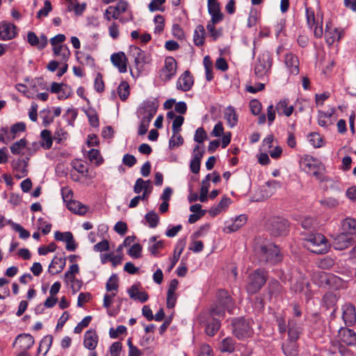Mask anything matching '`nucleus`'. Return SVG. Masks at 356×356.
Returning a JSON list of instances; mask_svg holds the SVG:
<instances>
[{"instance_id": "obj_1", "label": "nucleus", "mask_w": 356, "mask_h": 356, "mask_svg": "<svg viewBox=\"0 0 356 356\" xmlns=\"http://www.w3.org/2000/svg\"><path fill=\"white\" fill-rule=\"evenodd\" d=\"M254 252L260 264L275 265L282 260V254L277 245L273 243L255 246Z\"/></svg>"}, {"instance_id": "obj_2", "label": "nucleus", "mask_w": 356, "mask_h": 356, "mask_svg": "<svg viewBox=\"0 0 356 356\" xmlns=\"http://www.w3.org/2000/svg\"><path fill=\"white\" fill-rule=\"evenodd\" d=\"M268 272L261 268H257L249 274L247 279L246 290L250 294L257 293L266 284Z\"/></svg>"}, {"instance_id": "obj_3", "label": "nucleus", "mask_w": 356, "mask_h": 356, "mask_svg": "<svg viewBox=\"0 0 356 356\" xmlns=\"http://www.w3.org/2000/svg\"><path fill=\"white\" fill-rule=\"evenodd\" d=\"M218 305L211 309L212 316H222L224 311L227 310L229 313L234 309V302L231 296L225 290H218L217 293Z\"/></svg>"}, {"instance_id": "obj_4", "label": "nucleus", "mask_w": 356, "mask_h": 356, "mask_svg": "<svg viewBox=\"0 0 356 356\" xmlns=\"http://www.w3.org/2000/svg\"><path fill=\"white\" fill-rule=\"evenodd\" d=\"M305 246L315 254H322L327 252V239L319 233L309 234L305 241Z\"/></svg>"}, {"instance_id": "obj_5", "label": "nucleus", "mask_w": 356, "mask_h": 356, "mask_svg": "<svg viewBox=\"0 0 356 356\" xmlns=\"http://www.w3.org/2000/svg\"><path fill=\"white\" fill-rule=\"evenodd\" d=\"M288 227V221L282 217H273L267 223V230L274 237L286 235Z\"/></svg>"}, {"instance_id": "obj_6", "label": "nucleus", "mask_w": 356, "mask_h": 356, "mask_svg": "<svg viewBox=\"0 0 356 356\" xmlns=\"http://www.w3.org/2000/svg\"><path fill=\"white\" fill-rule=\"evenodd\" d=\"M232 332L238 339L250 337L252 330L244 318H235L232 321Z\"/></svg>"}, {"instance_id": "obj_7", "label": "nucleus", "mask_w": 356, "mask_h": 356, "mask_svg": "<svg viewBox=\"0 0 356 356\" xmlns=\"http://www.w3.org/2000/svg\"><path fill=\"white\" fill-rule=\"evenodd\" d=\"M273 64V58L268 51L264 52L257 58L255 66L254 74L258 78H262L270 70Z\"/></svg>"}, {"instance_id": "obj_8", "label": "nucleus", "mask_w": 356, "mask_h": 356, "mask_svg": "<svg viewBox=\"0 0 356 356\" xmlns=\"http://www.w3.org/2000/svg\"><path fill=\"white\" fill-rule=\"evenodd\" d=\"M130 54L134 58L135 66L138 71L150 61L149 56L137 46L130 47Z\"/></svg>"}, {"instance_id": "obj_9", "label": "nucleus", "mask_w": 356, "mask_h": 356, "mask_svg": "<svg viewBox=\"0 0 356 356\" xmlns=\"http://www.w3.org/2000/svg\"><path fill=\"white\" fill-rule=\"evenodd\" d=\"M355 238L346 232L336 235L332 240V245L334 249L343 250L350 246L355 242Z\"/></svg>"}, {"instance_id": "obj_10", "label": "nucleus", "mask_w": 356, "mask_h": 356, "mask_svg": "<svg viewBox=\"0 0 356 356\" xmlns=\"http://www.w3.org/2000/svg\"><path fill=\"white\" fill-rule=\"evenodd\" d=\"M128 3L125 1L120 0L115 6H110L105 10L104 18L111 21V18L118 19L120 14L124 13L127 9Z\"/></svg>"}, {"instance_id": "obj_11", "label": "nucleus", "mask_w": 356, "mask_h": 356, "mask_svg": "<svg viewBox=\"0 0 356 356\" xmlns=\"http://www.w3.org/2000/svg\"><path fill=\"white\" fill-rule=\"evenodd\" d=\"M319 281L321 284H325L334 289H339L343 286L344 280L332 274L321 273Z\"/></svg>"}, {"instance_id": "obj_12", "label": "nucleus", "mask_w": 356, "mask_h": 356, "mask_svg": "<svg viewBox=\"0 0 356 356\" xmlns=\"http://www.w3.org/2000/svg\"><path fill=\"white\" fill-rule=\"evenodd\" d=\"M17 33V26L14 24L7 22L0 23V40H11L15 38Z\"/></svg>"}, {"instance_id": "obj_13", "label": "nucleus", "mask_w": 356, "mask_h": 356, "mask_svg": "<svg viewBox=\"0 0 356 356\" xmlns=\"http://www.w3.org/2000/svg\"><path fill=\"white\" fill-rule=\"evenodd\" d=\"M194 83L193 77L188 70L185 71L177 81V88L184 92L188 91Z\"/></svg>"}, {"instance_id": "obj_14", "label": "nucleus", "mask_w": 356, "mask_h": 356, "mask_svg": "<svg viewBox=\"0 0 356 356\" xmlns=\"http://www.w3.org/2000/svg\"><path fill=\"white\" fill-rule=\"evenodd\" d=\"M342 318L348 326L353 325L356 322L355 307L353 304H346L343 306Z\"/></svg>"}, {"instance_id": "obj_15", "label": "nucleus", "mask_w": 356, "mask_h": 356, "mask_svg": "<svg viewBox=\"0 0 356 356\" xmlns=\"http://www.w3.org/2000/svg\"><path fill=\"white\" fill-rule=\"evenodd\" d=\"M158 104L154 101H147L144 106L140 108V112L144 114V118L149 122H151L157 112Z\"/></svg>"}, {"instance_id": "obj_16", "label": "nucleus", "mask_w": 356, "mask_h": 356, "mask_svg": "<svg viewBox=\"0 0 356 356\" xmlns=\"http://www.w3.org/2000/svg\"><path fill=\"white\" fill-rule=\"evenodd\" d=\"M208 13L211 19L216 20H223L224 15L220 10V3L217 0H207Z\"/></svg>"}, {"instance_id": "obj_17", "label": "nucleus", "mask_w": 356, "mask_h": 356, "mask_svg": "<svg viewBox=\"0 0 356 356\" xmlns=\"http://www.w3.org/2000/svg\"><path fill=\"white\" fill-rule=\"evenodd\" d=\"M111 60L113 65L118 67L120 73H124L127 70L126 57L123 52L120 51L111 55Z\"/></svg>"}, {"instance_id": "obj_18", "label": "nucleus", "mask_w": 356, "mask_h": 356, "mask_svg": "<svg viewBox=\"0 0 356 356\" xmlns=\"http://www.w3.org/2000/svg\"><path fill=\"white\" fill-rule=\"evenodd\" d=\"M341 340L348 346H356V332L350 328H342L339 332Z\"/></svg>"}, {"instance_id": "obj_19", "label": "nucleus", "mask_w": 356, "mask_h": 356, "mask_svg": "<svg viewBox=\"0 0 356 356\" xmlns=\"http://www.w3.org/2000/svg\"><path fill=\"white\" fill-rule=\"evenodd\" d=\"M98 343V335L95 330H89L84 334L83 346L88 350H93Z\"/></svg>"}, {"instance_id": "obj_20", "label": "nucleus", "mask_w": 356, "mask_h": 356, "mask_svg": "<svg viewBox=\"0 0 356 356\" xmlns=\"http://www.w3.org/2000/svg\"><path fill=\"white\" fill-rule=\"evenodd\" d=\"M16 343L19 344L21 350H27L33 346L34 339L29 334H20L16 337L14 344Z\"/></svg>"}, {"instance_id": "obj_21", "label": "nucleus", "mask_w": 356, "mask_h": 356, "mask_svg": "<svg viewBox=\"0 0 356 356\" xmlns=\"http://www.w3.org/2000/svg\"><path fill=\"white\" fill-rule=\"evenodd\" d=\"M302 165H304V170L310 173L316 168H323V164L318 159H314L313 156H307L302 161Z\"/></svg>"}, {"instance_id": "obj_22", "label": "nucleus", "mask_w": 356, "mask_h": 356, "mask_svg": "<svg viewBox=\"0 0 356 356\" xmlns=\"http://www.w3.org/2000/svg\"><path fill=\"white\" fill-rule=\"evenodd\" d=\"M65 258L54 257L49 266V272L52 275L60 273L65 268Z\"/></svg>"}, {"instance_id": "obj_23", "label": "nucleus", "mask_w": 356, "mask_h": 356, "mask_svg": "<svg viewBox=\"0 0 356 356\" xmlns=\"http://www.w3.org/2000/svg\"><path fill=\"white\" fill-rule=\"evenodd\" d=\"M342 232L356 238V220L352 218H346L341 222Z\"/></svg>"}, {"instance_id": "obj_24", "label": "nucleus", "mask_w": 356, "mask_h": 356, "mask_svg": "<svg viewBox=\"0 0 356 356\" xmlns=\"http://www.w3.org/2000/svg\"><path fill=\"white\" fill-rule=\"evenodd\" d=\"M285 65L290 72L293 74H298L299 72V60L296 56L293 54H287L285 57Z\"/></svg>"}, {"instance_id": "obj_25", "label": "nucleus", "mask_w": 356, "mask_h": 356, "mask_svg": "<svg viewBox=\"0 0 356 356\" xmlns=\"http://www.w3.org/2000/svg\"><path fill=\"white\" fill-rule=\"evenodd\" d=\"M67 209L76 214L85 215L88 211V207L76 200H70L67 203Z\"/></svg>"}, {"instance_id": "obj_26", "label": "nucleus", "mask_w": 356, "mask_h": 356, "mask_svg": "<svg viewBox=\"0 0 356 356\" xmlns=\"http://www.w3.org/2000/svg\"><path fill=\"white\" fill-rule=\"evenodd\" d=\"M302 332V327L293 321H289L288 324L289 341H296Z\"/></svg>"}, {"instance_id": "obj_27", "label": "nucleus", "mask_w": 356, "mask_h": 356, "mask_svg": "<svg viewBox=\"0 0 356 356\" xmlns=\"http://www.w3.org/2000/svg\"><path fill=\"white\" fill-rule=\"evenodd\" d=\"M128 293L131 299L138 300L140 302H145L149 298L147 293L145 291H139L138 287L136 285L131 286L128 290Z\"/></svg>"}, {"instance_id": "obj_28", "label": "nucleus", "mask_w": 356, "mask_h": 356, "mask_svg": "<svg viewBox=\"0 0 356 356\" xmlns=\"http://www.w3.org/2000/svg\"><path fill=\"white\" fill-rule=\"evenodd\" d=\"M164 70L168 72L166 79L170 80L176 73L177 62L173 57L168 56L165 59Z\"/></svg>"}, {"instance_id": "obj_29", "label": "nucleus", "mask_w": 356, "mask_h": 356, "mask_svg": "<svg viewBox=\"0 0 356 356\" xmlns=\"http://www.w3.org/2000/svg\"><path fill=\"white\" fill-rule=\"evenodd\" d=\"M221 21L222 20H216L213 22V19H211L207 25V29L208 31L209 35L212 38L213 41H216L218 38L222 35V29H216L215 27V25Z\"/></svg>"}, {"instance_id": "obj_30", "label": "nucleus", "mask_w": 356, "mask_h": 356, "mask_svg": "<svg viewBox=\"0 0 356 356\" xmlns=\"http://www.w3.org/2000/svg\"><path fill=\"white\" fill-rule=\"evenodd\" d=\"M338 298L339 297L337 293L327 292L323 298V305L327 309H333V312H334Z\"/></svg>"}, {"instance_id": "obj_31", "label": "nucleus", "mask_w": 356, "mask_h": 356, "mask_svg": "<svg viewBox=\"0 0 356 356\" xmlns=\"http://www.w3.org/2000/svg\"><path fill=\"white\" fill-rule=\"evenodd\" d=\"M248 217L245 214L237 216L232 223L225 227L227 232L231 233L237 231L247 222Z\"/></svg>"}, {"instance_id": "obj_32", "label": "nucleus", "mask_w": 356, "mask_h": 356, "mask_svg": "<svg viewBox=\"0 0 356 356\" xmlns=\"http://www.w3.org/2000/svg\"><path fill=\"white\" fill-rule=\"evenodd\" d=\"M206 37V32L204 27L199 24L196 26L194 35H193V42L195 45L201 47L204 44V40Z\"/></svg>"}, {"instance_id": "obj_33", "label": "nucleus", "mask_w": 356, "mask_h": 356, "mask_svg": "<svg viewBox=\"0 0 356 356\" xmlns=\"http://www.w3.org/2000/svg\"><path fill=\"white\" fill-rule=\"evenodd\" d=\"M282 350L286 356H298V346L296 341H289L282 345Z\"/></svg>"}, {"instance_id": "obj_34", "label": "nucleus", "mask_w": 356, "mask_h": 356, "mask_svg": "<svg viewBox=\"0 0 356 356\" xmlns=\"http://www.w3.org/2000/svg\"><path fill=\"white\" fill-rule=\"evenodd\" d=\"M225 118L230 127H234L238 122V116L234 107L229 106L225 111Z\"/></svg>"}, {"instance_id": "obj_35", "label": "nucleus", "mask_w": 356, "mask_h": 356, "mask_svg": "<svg viewBox=\"0 0 356 356\" xmlns=\"http://www.w3.org/2000/svg\"><path fill=\"white\" fill-rule=\"evenodd\" d=\"M275 109L279 115H285L289 117L293 111V106H288L286 100H281L277 104Z\"/></svg>"}, {"instance_id": "obj_36", "label": "nucleus", "mask_w": 356, "mask_h": 356, "mask_svg": "<svg viewBox=\"0 0 356 356\" xmlns=\"http://www.w3.org/2000/svg\"><path fill=\"white\" fill-rule=\"evenodd\" d=\"M205 333L210 337H213L220 327V321L213 318L209 322L205 324Z\"/></svg>"}, {"instance_id": "obj_37", "label": "nucleus", "mask_w": 356, "mask_h": 356, "mask_svg": "<svg viewBox=\"0 0 356 356\" xmlns=\"http://www.w3.org/2000/svg\"><path fill=\"white\" fill-rule=\"evenodd\" d=\"M41 142L40 145L44 149H49L52 146L53 138L49 130L44 129L40 133Z\"/></svg>"}, {"instance_id": "obj_38", "label": "nucleus", "mask_w": 356, "mask_h": 356, "mask_svg": "<svg viewBox=\"0 0 356 356\" xmlns=\"http://www.w3.org/2000/svg\"><path fill=\"white\" fill-rule=\"evenodd\" d=\"M53 52L54 56H61L62 60L67 61L70 55V51L67 45H58L53 47Z\"/></svg>"}, {"instance_id": "obj_39", "label": "nucleus", "mask_w": 356, "mask_h": 356, "mask_svg": "<svg viewBox=\"0 0 356 356\" xmlns=\"http://www.w3.org/2000/svg\"><path fill=\"white\" fill-rule=\"evenodd\" d=\"M220 349L222 353H232L235 350V341L232 337H227L222 339L220 346Z\"/></svg>"}, {"instance_id": "obj_40", "label": "nucleus", "mask_w": 356, "mask_h": 356, "mask_svg": "<svg viewBox=\"0 0 356 356\" xmlns=\"http://www.w3.org/2000/svg\"><path fill=\"white\" fill-rule=\"evenodd\" d=\"M76 60L81 65H94L95 60L92 56L88 54H85L81 51L76 52Z\"/></svg>"}, {"instance_id": "obj_41", "label": "nucleus", "mask_w": 356, "mask_h": 356, "mask_svg": "<svg viewBox=\"0 0 356 356\" xmlns=\"http://www.w3.org/2000/svg\"><path fill=\"white\" fill-rule=\"evenodd\" d=\"M326 29H327V25L326 26ZM325 39L326 42L329 45L333 44L334 40L337 39L339 40L342 37V33L337 29H334L333 31H330L327 29H325Z\"/></svg>"}, {"instance_id": "obj_42", "label": "nucleus", "mask_w": 356, "mask_h": 356, "mask_svg": "<svg viewBox=\"0 0 356 356\" xmlns=\"http://www.w3.org/2000/svg\"><path fill=\"white\" fill-rule=\"evenodd\" d=\"M53 342V337L51 335H47L42 338L40 342L38 347V353L44 350V355H45L49 351Z\"/></svg>"}, {"instance_id": "obj_43", "label": "nucleus", "mask_w": 356, "mask_h": 356, "mask_svg": "<svg viewBox=\"0 0 356 356\" xmlns=\"http://www.w3.org/2000/svg\"><path fill=\"white\" fill-rule=\"evenodd\" d=\"M118 92L122 101H125L129 95V86L127 81H122L118 88Z\"/></svg>"}, {"instance_id": "obj_44", "label": "nucleus", "mask_w": 356, "mask_h": 356, "mask_svg": "<svg viewBox=\"0 0 356 356\" xmlns=\"http://www.w3.org/2000/svg\"><path fill=\"white\" fill-rule=\"evenodd\" d=\"M145 218L151 228L156 227L159 222V217L154 211L148 212L145 215Z\"/></svg>"}, {"instance_id": "obj_45", "label": "nucleus", "mask_w": 356, "mask_h": 356, "mask_svg": "<svg viewBox=\"0 0 356 356\" xmlns=\"http://www.w3.org/2000/svg\"><path fill=\"white\" fill-rule=\"evenodd\" d=\"M86 114L88 118L90 125L92 127H97L99 123L97 112L94 109H88L86 111Z\"/></svg>"}, {"instance_id": "obj_46", "label": "nucleus", "mask_w": 356, "mask_h": 356, "mask_svg": "<svg viewBox=\"0 0 356 356\" xmlns=\"http://www.w3.org/2000/svg\"><path fill=\"white\" fill-rule=\"evenodd\" d=\"M118 289V278L116 274H113L106 284L107 291H117Z\"/></svg>"}, {"instance_id": "obj_47", "label": "nucleus", "mask_w": 356, "mask_h": 356, "mask_svg": "<svg viewBox=\"0 0 356 356\" xmlns=\"http://www.w3.org/2000/svg\"><path fill=\"white\" fill-rule=\"evenodd\" d=\"M66 234V249L68 251H74L77 248V244L74 239V236L70 232H65Z\"/></svg>"}, {"instance_id": "obj_48", "label": "nucleus", "mask_w": 356, "mask_h": 356, "mask_svg": "<svg viewBox=\"0 0 356 356\" xmlns=\"http://www.w3.org/2000/svg\"><path fill=\"white\" fill-rule=\"evenodd\" d=\"M26 145V140L24 138H22L19 140L13 143L10 147V151L13 154H19L21 150L24 149Z\"/></svg>"}, {"instance_id": "obj_49", "label": "nucleus", "mask_w": 356, "mask_h": 356, "mask_svg": "<svg viewBox=\"0 0 356 356\" xmlns=\"http://www.w3.org/2000/svg\"><path fill=\"white\" fill-rule=\"evenodd\" d=\"M142 245L139 243H134L128 250V254L134 259L140 258L142 254Z\"/></svg>"}, {"instance_id": "obj_50", "label": "nucleus", "mask_w": 356, "mask_h": 356, "mask_svg": "<svg viewBox=\"0 0 356 356\" xmlns=\"http://www.w3.org/2000/svg\"><path fill=\"white\" fill-rule=\"evenodd\" d=\"M150 180L144 181L142 178H138L136 181L134 186V191L135 193L139 194L143 190L147 188Z\"/></svg>"}, {"instance_id": "obj_51", "label": "nucleus", "mask_w": 356, "mask_h": 356, "mask_svg": "<svg viewBox=\"0 0 356 356\" xmlns=\"http://www.w3.org/2000/svg\"><path fill=\"white\" fill-rule=\"evenodd\" d=\"M88 159L91 162H95L97 165L102 163V158L98 149H92L88 152Z\"/></svg>"}, {"instance_id": "obj_52", "label": "nucleus", "mask_w": 356, "mask_h": 356, "mask_svg": "<svg viewBox=\"0 0 356 356\" xmlns=\"http://www.w3.org/2000/svg\"><path fill=\"white\" fill-rule=\"evenodd\" d=\"M309 142L314 147H321L323 145V139L318 133L312 132L308 136Z\"/></svg>"}, {"instance_id": "obj_53", "label": "nucleus", "mask_w": 356, "mask_h": 356, "mask_svg": "<svg viewBox=\"0 0 356 356\" xmlns=\"http://www.w3.org/2000/svg\"><path fill=\"white\" fill-rule=\"evenodd\" d=\"M209 186H210L209 182H207V181H202V186H201V188H200V195L199 197V200L201 202H205L207 201V195H208Z\"/></svg>"}, {"instance_id": "obj_54", "label": "nucleus", "mask_w": 356, "mask_h": 356, "mask_svg": "<svg viewBox=\"0 0 356 356\" xmlns=\"http://www.w3.org/2000/svg\"><path fill=\"white\" fill-rule=\"evenodd\" d=\"M268 288H269V292L271 294H278V293H281V291L282 290V285L280 284V282L277 280H276L275 279H273L269 282Z\"/></svg>"}, {"instance_id": "obj_55", "label": "nucleus", "mask_w": 356, "mask_h": 356, "mask_svg": "<svg viewBox=\"0 0 356 356\" xmlns=\"http://www.w3.org/2000/svg\"><path fill=\"white\" fill-rule=\"evenodd\" d=\"M184 121V118L181 115H177L174 120L172 125V130L174 135H177L181 131V127Z\"/></svg>"}, {"instance_id": "obj_56", "label": "nucleus", "mask_w": 356, "mask_h": 356, "mask_svg": "<svg viewBox=\"0 0 356 356\" xmlns=\"http://www.w3.org/2000/svg\"><path fill=\"white\" fill-rule=\"evenodd\" d=\"M335 113V108H332L330 111V114L325 113V112L323 111H318V124L321 127H326L327 122L325 120V118H331L332 115H334Z\"/></svg>"}, {"instance_id": "obj_57", "label": "nucleus", "mask_w": 356, "mask_h": 356, "mask_svg": "<svg viewBox=\"0 0 356 356\" xmlns=\"http://www.w3.org/2000/svg\"><path fill=\"white\" fill-rule=\"evenodd\" d=\"M249 106L252 114L254 115H259L261 111V104L257 99H252L249 103Z\"/></svg>"}, {"instance_id": "obj_58", "label": "nucleus", "mask_w": 356, "mask_h": 356, "mask_svg": "<svg viewBox=\"0 0 356 356\" xmlns=\"http://www.w3.org/2000/svg\"><path fill=\"white\" fill-rule=\"evenodd\" d=\"M305 6L306 7V17L307 25L310 28H312L316 24L314 12L310 8L307 7V3H305Z\"/></svg>"}, {"instance_id": "obj_59", "label": "nucleus", "mask_w": 356, "mask_h": 356, "mask_svg": "<svg viewBox=\"0 0 356 356\" xmlns=\"http://www.w3.org/2000/svg\"><path fill=\"white\" fill-rule=\"evenodd\" d=\"M92 320V316H87L83 318V320L77 324L74 329V332L79 334L82 332L83 329L88 327Z\"/></svg>"}, {"instance_id": "obj_60", "label": "nucleus", "mask_w": 356, "mask_h": 356, "mask_svg": "<svg viewBox=\"0 0 356 356\" xmlns=\"http://www.w3.org/2000/svg\"><path fill=\"white\" fill-rule=\"evenodd\" d=\"M52 10V6L49 0L44 1V6L40 9L37 13V18L41 19L42 17L48 16L49 13Z\"/></svg>"}, {"instance_id": "obj_61", "label": "nucleus", "mask_w": 356, "mask_h": 356, "mask_svg": "<svg viewBox=\"0 0 356 356\" xmlns=\"http://www.w3.org/2000/svg\"><path fill=\"white\" fill-rule=\"evenodd\" d=\"M184 143V138L180 134L172 135L169 140L170 149H173L175 147H179Z\"/></svg>"}, {"instance_id": "obj_62", "label": "nucleus", "mask_w": 356, "mask_h": 356, "mask_svg": "<svg viewBox=\"0 0 356 356\" xmlns=\"http://www.w3.org/2000/svg\"><path fill=\"white\" fill-rule=\"evenodd\" d=\"M207 139V134L203 127H199L197 129L195 136L194 140L198 143H202L204 140Z\"/></svg>"}, {"instance_id": "obj_63", "label": "nucleus", "mask_w": 356, "mask_h": 356, "mask_svg": "<svg viewBox=\"0 0 356 356\" xmlns=\"http://www.w3.org/2000/svg\"><path fill=\"white\" fill-rule=\"evenodd\" d=\"M94 87L97 92H102L104 90V83L103 81V76L100 72H98L96 75Z\"/></svg>"}, {"instance_id": "obj_64", "label": "nucleus", "mask_w": 356, "mask_h": 356, "mask_svg": "<svg viewBox=\"0 0 356 356\" xmlns=\"http://www.w3.org/2000/svg\"><path fill=\"white\" fill-rule=\"evenodd\" d=\"M127 327L124 325H118L116 329L113 327L109 330V336L112 339H116L120 334L126 333Z\"/></svg>"}]
</instances>
